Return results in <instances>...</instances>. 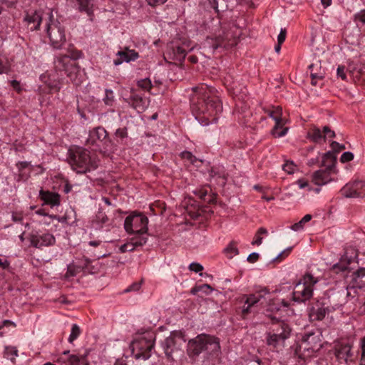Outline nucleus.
<instances>
[{"label": "nucleus", "instance_id": "nucleus-1", "mask_svg": "<svg viewBox=\"0 0 365 365\" xmlns=\"http://www.w3.org/2000/svg\"><path fill=\"white\" fill-rule=\"evenodd\" d=\"M190 106L192 113L197 115L205 114L208 122L216 119V116L222 111V105L217 97H211L206 86H197L192 88Z\"/></svg>", "mask_w": 365, "mask_h": 365}, {"label": "nucleus", "instance_id": "nucleus-2", "mask_svg": "<svg viewBox=\"0 0 365 365\" xmlns=\"http://www.w3.org/2000/svg\"><path fill=\"white\" fill-rule=\"evenodd\" d=\"M205 352L207 356H219L220 345L218 338L205 334H200L188 341L187 354L190 358L195 359L201 353Z\"/></svg>", "mask_w": 365, "mask_h": 365}, {"label": "nucleus", "instance_id": "nucleus-3", "mask_svg": "<svg viewBox=\"0 0 365 365\" xmlns=\"http://www.w3.org/2000/svg\"><path fill=\"white\" fill-rule=\"evenodd\" d=\"M155 334L150 331H145L135 336L130 344V348L136 359H148L154 346Z\"/></svg>", "mask_w": 365, "mask_h": 365}, {"label": "nucleus", "instance_id": "nucleus-4", "mask_svg": "<svg viewBox=\"0 0 365 365\" xmlns=\"http://www.w3.org/2000/svg\"><path fill=\"white\" fill-rule=\"evenodd\" d=\"M319 278L310 273H307L296 284L293 292V299L298 302H304L313 295L314 286L319 282Z\"/></svg>", "mask_w": 365, "mask_h": 365}, {"label": "nucleus", "instance_id": "nucleus-5", "mask_svg": "<svg viewBox=\"0 0 365 365\" xmlns=\"http://www.w3.org/2000/svg\"><path fill=\"white\" fill-rule=\"evenodd\" d=\"M46 30L53 48H61L66 42L65 29L51 14L49 15L48 22L46 23Z\"/></svg>", "mask_w": 365, "mask_h": 365}, {"label": "nucleus", "instance_id": "nucleus-6", "mask_svg": "<svg viewBox=\"0 0 365 365\" xmlns=\"http://www.w3.org/2000/svg\"><path fill=\"white\" fill-rule=\"evenodd\" d=\"M148 218L141 213L128 215L124 222L125 230L129 234H145L148 231Z\"/></svg>", "mask_w": 365, "mask_h": 365}, {"label": "nucleus", "instance_id": "nucleus-7", "mask_svg": "<svg viewBox=\"0 0 365 365\" xmlns=\"http://www.w3.org/2000/svg\"><path fill=\"white\" fill-rule=\"evenodd\" d=\"M186 341L185 334L181 331H173L162 343V346L166 356L169 359H173V354L181 350Z\"/></svg>", "mask_w": 365, "mask_h": 365}, {"label": "nucleus", "instance_id": "nucleus-8", "mask_svg": "<svg viewBox=\"0 0 365 365\" xmlns=\"http://www.w3.org/2000/svg\"><path fill=\"white\" fill-rule=\"evenodd\" d=\"M321 336L322 334L319 331L309 332L303 336L302 341L299 345V349L300 351L302 349L304 351V356H311L322 348Z\"/></svg>", "mask_w": 365, "mask_h": 365}, {"label": "nucleus", "instance_id": "nucleus-9", "mask_svg": "<svg viewBox=\"0 0 365 365\" xmlns=\"http://www.w3.org/2000/svg\"><path fill=\"white\" fill-rule=\"evenodd\" d=\"M55 67L58 70L65 71L67 76L74 84L80 83V81L78 80L79 66L68 56H58L55 61Z\"/></svg>", "mask_w": 365, "mask_h": 365}, {"label": "nucleus", "instance_id": "nucleus-10", "mask_svg": "<svg viewBox=\"0 0 365 365\" xmlns=\"http://www.w3.org/2000/svg\"><path fill=\"white\" fill-rule=\"evenodd\" d=\"M320 169L313 174L312 180L317 185H326L332 180V175L336 173L335 161H322Z\"/></svg>", "mask_w": 365, "mask_h": 365}, {"label": "nucleus", "instance_id": "nucleus-11", "mask_svg": "<svg viewBox=\"0 0 365 365\" xmlns=\"http://www.w3.org/2000/svg\"><path fill=\"white\" fill-rule=\"evenodd\" d=\"M87 143L96 146V150L103 152L110 145V140L108 138L106 129L103 127H97L90 132Z\"/></svg>", "mask_w": 365, "mask_h": 365}, {"label": "nucleus", "instance_id": "nucleus-12", "mask_svg": "<svg viewBox=\"0 0 365 365\" xmlns=\"http://www.w3.org/2000/svg\"><path fill=\"white\" fill-rule=\"evenodd\" d=\"M267 115L275 121V125L272 130V134L275 138H280L285 135L288 128L284 127L287 120L282 118V109L281 107H273L272 110H266Z\"/></svg>", "mask_w": 365, "mask_h": 365}, {"label": "nucleus", "instance_id": "nucleus-13", "mask_svg": "<svg viewBox=\"0 0 365 365\" xmlns=\"http://www.w3.org/2000/svg\"><path fill=\"white\" fill-rule=\"evenodd\" d=\"M31 245L41 249L43 247L52 246L56 243L55 237L49 232L32 231L29 236Z\"/></svg>", "mask_w": 365, "mask_h": 365}, {"label": "nucleus", "instance_id": "nucleus-14", "mask_svg": "<svg viewBox=\"0 0 365 365\" xmlns=\"http://www.w3.org/2000/svg\"><path fill=\"white\" fill-rule=\"evenodd\" d=\"M242 34V30L235 24H232L229 29L222 31V34H219L220 39L225 48H232L237 45V41Z\"/></svg>", "mask_w": 365, "mask_h": 365}, {"label": "nucleus", "instance_id": "nucleus-15", "mask_svg": "<svg viewBox=\"0 0 365 365\" xmlns=\"http://www.w3.org/2000/svg\"><path fill=\"white\" fill-rule=\"evenodd\" d=\"M341 195L346 197H364L365 181L356 180L347 183L341 189Z\"/></svg>", "mask_w": 365, "mask_h": 365}, {"label": "nucleus", "instance_id": "nucleus-16", "mask_svg": "<svg viewBox=\"0 0 365 365\" xmlns=\"http://www.w3.org/2000/svg\"><path fill=\"white\" fill-rule=\"evenodd\" d=\"M365 287V269H360L352 275L351 282L349 287H346V289H343L342 294L346 297H354L351 294V291L356 293V288H363Z\"/></svg>", "mask_w": 365, "mask_h": 365}, {"label": "nucleus", "instance_id": "nucleus-17", "mask_svg": "<svg viewBox=\"0 0 365 365\" xmlns=\"http://www.w3.org/2000/svg\"><path fill=\"white\" fill-rule=\"evenodd\" d=\"M335 356L338 361H344L346 364L354 362L355 356L350 343L340 344L335 348Z\"/></svg>", "mask_w": 365, "mask_h": 365}, {"label": "nucleus", "instance_id": "nucleus-18", "mask_svg": "<svg viewBox=\"0 0 365 365\" xmlns=\"http://www.w3.org/2000/svg\"><path fill=\"white\" fill-rule=\"evenodd\" d=\"M267 294V289H262L259 292L247 295L246 297L245 305L242 307V314L244 316L250 312L251 307H253L257 303L259 302L261 299L264 298V296Z\"/></svg>", "mask_w": 365, "mask_h": 365}, {"label": "nucleus", "instance_id": "nucleus-19", "mask_svg": "<svg viewBox=\"0 0 365 365\" xmlns=\"http://www.w3.org/2000/svg\"><path fill=\"white\" fill-rule=\"evenodd\" d=\"M329 312V308L325 307L324 304L318 302L310 309L309 314V319L312 322L321 321Z\"/></svg>", "mask_w": 365, "mask_h": 365}, {"label": "nucleus", "instance_id": "nucleus-20", "mask_svg": "<svg viewBox=\"0 0 365 365\" xmlns=\"http://www.w3.org/2000/svg\"><path fill=\"white\" fill-rule=\"evenodd\" d=\"M118 58L114 60V64L118 66L123 62L129 63L130 61H135L138 58V53L135 50L129 49L125 47L123 51H120L117 53Z\"/></svg>", "mask_w": 365, "mask_h": 365}, {"label": "nucleus", "instance_id": "nucleus-21", "mask_svg": "<svg viewBox=\"0 0 365 365\" xmlns=\"http://www.w3.org/2000/svg\"><path fill=\"white\" fill-rule=\"evenodd\" d=\"M71 168L78 174H83L95 170L96 161H69Z\"/></svg>", "mask_w": 365, "mask_h": 365}, {"label": "nucleus", "instance_id": "nucleus-22", "mask_svg": "<svg viewBox=\"0 0 365 365\" xmlns=\"http://www.w3.org/2000/svg\"><path fill=\"white\" fill-rule=\"evenodd\" d=\"M39 197L44 204L50 205L51 207L58 206L61 204V197L56 192L41 190Z\"/></svg>", "mask_w": 365, "mask_h": 365}, {"label": "nucleus", "instance_id": "nucleus-23", "mask_svg": "<svg viewBox=\"0 0 365 365\" xmlns=\"http://www.w3.org/2000/svg\"><path fill=\"white\" fill-rule=\"evenodd\" d=\"M273 326L271 332L274 334H278L279 336H284V340L288 339L290 336L291 329L289 325L284 322L278 321L273 319Z\"/></svg>", "mask_w": 365, "mask_h": 365}, {"label": "nucleus", "instance_id": "nucleus-24", "mask_svg": "<svg viewBox=\"0 0 365 365\" xmlns=\"http://www.w3.org/2000/svg\"><path fill=\"white\" fill-rule=\"evenodd\" d=\"M70 160H91L89 152L80 146L72 145L68 150Z\"/></svg>", "mask_w": 365, "mask_h": 365}, {"label": "nucleus", "instance_id": "nucleus-25", "mask_svg": "<svg viewBox=\"0 0 365 365\" xmlns=\"http://www.w3.org/2000/svg\"><path fill=\"white\" fill-rule=\"evenodd\" d=\"M169 59L180 61H183L186 56V51L180 46H171L167 51Z\"/></svg>", "mask_w": 365, "mask_h": 365}, {"label": "nucleus", "instance_id": "nucleus-26", "mask_svg": "<svg viewBox=\"0 0 365 365\" xmlns=\"http://www.w3.org/2000/svg\"><path fill=\"white\" fill-rule=\"evenodd\" d=\"M310 70V76L312 78V85L316 86L317 80H322L324 76V71L322 69L319 62L312 63L309 66Z\"/></svg>", "mask_w": 365, "mask_h": 365}, {"label": "nucleus", "instance_id": "nucleus-27", "mask_svg": "<svg viewBox=\"0 0 365 365\" xmlns=\"http://www.w3.org/2000/svg\"><path fill=\"white\" fill-rule=\"evenodd\" d=\"M28 27L31 31L38 30L42 21V16L39 11H35L27 14L25 17Z\"/></svg>", "mask_w": 365, "mask_h": 365}, {"label": "nucleus", "instance_id": "nucleus-28", "mask_svg": "<svg viewBox=\"0 0 365 365\" xmlns=\"http://www.w3.org/2000/svg\"><path fill=\"white\" fill-rule=\"evenodd\" d=\"M284 336H279L278 334H274L269 331L266 334L267 344L274 349H277L284 346Z\"/></svg>", "mask_w": 365, "mask_h": 365}, {"label": "nucleus", "instance_id": "nucleus-29", "mask_svg": "<svg viewBox=\"0 0 365 365\" xmlns=\"http://www.w3.org/2000/svg\"><path fill=\"white\" fill-rule=\"evenodd\" d=\"M220 36L207 37L203 43V46L205 48L211 49L215 51L219 47H223L222 43L220 39Z\"/></svg>", "mask_w": 365, "mask_h": 365}, {"label": "nucleus", "instance_id": "nucleus-30", "mask_svg": "<svg viewBox=\"0 0 365 365\" xmlns=\"http://www.w3.org/2000/svg\"><path fill=\"white\" fill-rule=\"evenodd\" d=\"M307 138L314 143H320L322 140L325 141V135H323L321 130L313 125L307 133Z\"/></svg>", "mask_w": 365, "mask_h": 365}, {"label": "nucleus", "instance_id": "nucleus-31", "mask_svg": "<svg viewBox=\"0 0 365 365\" xmlns=\"http://www.w3.org/2000/svg\"><path fill=\"white\" fill-rule=\"evenodd\" d=\"M212 7L217 11H225L230 9L232 0H208Z\"/></svg>", "mask_w": 365, "mask_h": 365}, {"label": "nucleus", "instance_id": "nucleus-32", "mask_svg": "<svg viewBox=\"0 0 365 365\" xmlns=\"http://www.w3.org/2000/svg\"><path fill=\"white\" fill-rule=\"evenodd\" d=\"M87 354H88L82 356H78L69 354L66 365H80L81 364L83 365H88V363L86 361Z\"/></svg>", "mask_w": 365, "mask_h": 365}, {"label": "nucleus", "instance_id": "nucleus-33", "mask_svg": "<svg viewBox=\"0 0 365 365\" xmlns=\"http://www.w3.org/2000/svg\"><path fill=\"white\" fill-rule=\"evenodd\" d=\"M210 176L212 178H216L217 182L224 186L226 184L227 174L222 169L216 170L215 169H212L210 172Z\"/></svg>", "mask_w": 365, "mask_h": 365}, {"label": "nucleus", "instance_id": "nucleus-34", "mask_svg": "<svg viewBox=\"0 0 365 365\" xmlns=\"http://www.w3.org/2000/svg\"><path fill=\"white\" fill-rule=\"evenodd\" d=\"M78 3V9L80 11L86 12L88 16L93 14V0H77Z\"/></svg>", "mask_w": 365, "mask_h": 365}, {"label": "nucleus", "instance_id": "nucleus-35", "mask_svg": "<svg viewBox=\"0 0 365 365\" xmlns=\"http://www.w3.org/2000/svg\"><path fill=\"white\" fill-rule=\"evenodd\" d=\"M312 218V216L309 214L304 215L300 221L292 225L290 228L292 230L298 232L304 229L305 223L309 222Z\"/></svg>", "mask_w": 365, "mask_h": 365}, {"label": "nucleus", "instance_id": "nucleus-36", "mask_svg": "<svg viewBox=\"0 0 365 365\" xmlns=\"http://www.w3.org/2000/svg\"><path fill=\"white\" fill-rule=\"evenodd\" d=\"M237 242L232 240L229 245L225 248V252L227 255L230 258H232L239 254L237 249Z\"/></svg>", "mask_w": 365, "mask_h": 365}, {"label": "nucleus", "instance_id": "nucleus-37", "mask_svg": "<svg viewBox=\"0 0 365 365\" xmlns=\"http://www.w3.org/2000/svg\"><path fill=\"white\" fill-rule=\"evenodd\" d=\"M145 234L136 235L135 237L131 238L130 242L133 244L134 250L138 247H142L146 244L148 237Z\"/></svg>", "mask_w": 365, "mask_h": 365}, {"label": "nucleus", "instance_id": "nucleus-38", "mask_svg": "<svg viewBox=\"0 0 365 365\" xmlns=\"http://www.w3.org/2000/svg\"><path fill=\"white\" fill-rule=\"evenodd\" d=\"M18 356V350L16 347L10 346L6 347L4 352V357L11 361H14L16 357Z\"/></svg>", "mask_w": 365, "mask_h": 365}, {"label": "nucleus", "instance_id": "nucleus-39", "mask_svg": "<svg viewBox=\"0 0 365 365\" xmlns=\"http://www.w3.org/2000/svg\"><path fill=\"white\" fill-rule=\"evenodd\" d=\"M267 230L264 227H260L256 232L255 240L252 242V245H260L262 243V235H267Z\"/></svg>", "mask_w": 365, "mask_h": 365}, {"label": "nucleus", "instance_id": "nucleus-40", "mask_svg": "<svg viewBox=\"0 0 365 365\" xmlns=\"http://www.w3.org/2000/svg\"><path fill=\"white\" fill-rule=\"evenodd\" d=\"M282 169L288 174H293L298 170V165L294 163V161H286L282 165Z\"/></svg>", "mask_w": 365, "mask_h": 365}, {"label": "nucleus", "instance_id": "nucleus-41", "mask_svg": "<svg viewBox=\"0 0 365 365\" xmlns=\"http://www.w3.org/2000/svg\"><path fill=\"white\" fill-rule=\"evenodd\" d=\"M81 331L80 327L76 324H73L71 327V334L68 339L69 343H73L81 334Z\"/></svg>", "mask_w": 365, "mask_h": 365}, {"label": "nucleus", "instance_id": "nucleus-42", "mask_svg": "<svg viewBox=\"0 0 365 365\" xmlns=\"http://www.w3.org/2000/svg\"><path fill=\"white\" fill-rule=\"evenodd\" d=\"M131 101L133 107L138 110V111L144 109L143 101L142 98L139 97L138 96H135L132 98Z\"/></svg>", "mask_w": 365, "mask_h": 365}, {"label": "nucleus", "instance_id": "nucleus-43", "mask_svg": "<svg viewBox=\"0 0 365 365\" xmlns=\"http://www.w3.org/2000/svg\"><path fill=\"white\" fill-rule=\"evenodd\" d=\"M138 86L145 91H150L152 88V83L149 78L138 81Z\"/></svg>", "mask_w": 365, "mask_h": 365}, {"label": "nucleus", "instance_id": "nucleus-44", "mask_svg": "<svg viewBox=\"0 0 365 365\" xmlns=\"http://www.w3.org/2000/svg\"><path fill=\"white\" fill-rule=\"evenodd\" d=\"M104 103L108 106H111L114 101L113 92L110 89H106V96L103 98Z\"/></svg>", "mask_w": 365, "mask_h": 365}, {"label": "nucleus", "instance_id": "nucleus-45", "mask_svg": "<svg viewBox=\"0 0 365 365\" xmlns=\"http://www.w3.org/2000/svg\"><path fill=\"white\" fill-rule=\"evenodd\" d=\"M354 21L356 23L361 22L365 24V9L361 10L354 16Z\"/></svg>", "mask_w": 365, "mask_h": 365}, {"label": "nucleus", "instance_id": "nucleus-46", "mask_svg": "<svg viewBox=\"0 0 365 365\" xmlns=\"http://www.w3.org/2000/svg\"><path fill=\"white\" fill-rule=\"evenodd\" d=\"M63 56H68L72 61L80 58L82 56L81 51L75 50L69 52V54L63 55Z\"/></svg>", "mask_w": 365, "mask_h": 365}, {"label": "nucleus", "instance_id": "nucleus-47", "mask_svg": "<svg viewBox=\"0 0 365 365\" xmlns=\"http://www.w3.org/2000/svg\"><path fill=\"white\" fill-rule=\"evenodd\" d=\"M69 351H64L57 359L56 361L61 365H66L68 359Z\"/></svg>", "mask_w": 365, "mask_h": 365}, {"label": "nucleus", "instance_id": "nucleus-48", "mask_svg": "<svg viewBox=\"0 0 365 365\" xmlns=\"http://www.w3.org/2000/svg\"><path fill=\"white\" fill-rule=\"evenodd\" d=\"M361 356L360 365H365V336L361 340Z\"/></svg>", "mask_w": 365, "mask_h": 365}, {"label": "nucleus", "instance_id": "nucleus-49", "mask_svg": "<svg viewBox=\"0 0 365 365\" xmlns=\"http://www.w3.org/2000/svg\"><path fill=\"white\" fill-rule=\"evenodd\" d=\"M120 250L121 252H131L134 250L133 244H132L130 241L127 243H125L124 245L120 246Z\"/></svg>", "mask_w": 365, "mask_h": 365}, {"label": "nucleus", "instance_id": "nucleus-50", "mask_svg": "<svg viewBox=\"0 0 365 365\" xmlns=\"http://www.w3.org/2000/svg\"><path fill=\"white\" fill-rule=\"evenodd\" d=\"M190 270L195 272H200L203 270V267L199 263L197 262H192L189 265Z\"/></svg>", "mask_w": 365, "mask_h": 365}, {"label": "nucleus", "instance_id": "nucleus-51", "mask_svg": "<svg viewBox=\"0 0 365 365\" xmlns=\"http://www.w3.org/2000/svg\"><path fill=\"white\" fill-rule=\"evenodd\" d=\"M115 136L120 139H123L127 137L128 133L126 128H118L116 130Z\"/></svg>", "mask_w": 365, "mask_h": 365}, {"label": "nucleus", "instance_id": "nucleus-52", "mask_svg": "<svg viewBox=\"0 0 365 365\" xmlns=\"http://www.w3.org/2000/svg\"><path fill=\"white\" fill-rule=\"evenodd\" d=\"M296 183L299 185L300 189H304L307 187L309 191H311L312 188L309 185V184L307 182V181L303 180V179H299Z\"/></svg>", "mask_w": 365, "mask_h": 365}, {"label": "nucleus", "instance_id": "nucleus-53", "mask_svg": "<svg viewBox=\"0 0 365 365\" xmlns=\"http://www.w3.org/2000/svg\"><path fill=\"white\" fill-rule=\"evenodd\" d=\"M287 35V30L286 29H281L280 32L277 36V42L279 44H282L284 41H285Z\"/></svg>", "mask_w": 365, "mask_h": 365}, {"label": "nucleus", "instance_id": "nucleus-54", "mask_svg": "<svg viewBox=\"0 0 365 365\" xmlns=\"http://www.w3.org/2000/svg\"><path fill=\"white\" fill-rule=\"evenodd\" d=\"M337 76L340 77L342 80L346 79V75L345 73V66H339L336 70Z\"/></svg>", "mask_w": 365, "mask_h": 365}, {"label": "nucleus", "instance_id": "nucleus-55", "mask_svg": "<svg viewBox=\"0 0 365 365\" xmlns=\"http://www.w3.org/2000/svg\"><path fill=\"white\" fill-rule=\"evenodd\" d=\"M322 160H337L334 151L329 150L322 155Z\"/></svg>", "mask_w": 365, "mask_h": 365}, {"label": "nucleus", "instance_id": "nucleus-56", "mask_svg": "<svg viewBox=\"0 0 365 365\" xmlns=\"http://www.w3.org/2000/svg\"><path fill=\"white\" fill-rule=\"evenodd\" d=\"M11 86L12 88L18 93H21L22 91V88L21 86L20 82L16 80H12L11 81Z\"/></svg>", "mask_w": 365, "mask_h": 365}, {"label": "nucleus", "instance_id": "nucleus-57", "mask_svg": "<svg viewBox=\"0 0 365 365\" xmlns=\"http://www.w3.org/2000/svg\"><path fill=\"white\" fill-rule=\"evenodd\" d=\"M323 133H324L323 135H325V138H327V136L329 138H334L335 137L334 131L331 130L329 128V127H328V126H324L323 128Z\"/></svg>", "mask_w": 365, "mask_h": 365}, {"label": "nucleus", "instance_id": "nucleus-58", "mask_svg": "<svg viewBox=\"0 0 365 365\" xmlns=\"http://www.w3.org/2000/svg\"><path fill=\"white\" fill-rule=\"evenodd\" d=\"M180 156L181 158L186 160H192V158H194V160H198L196 157L193 156L192 153L188 151H184L180 153Z\"/></svg>", "mask_w": 365, "mask_h": 365}, {"label": "nucleus", "instance_id": "nucleus-59", "mask_svg": "<svg viewBox=\"0 0 365 365\" xmlns=\"http://www.w3.org/2000/svg\"><path fill=\"white\" fill-rule=\"evenodd\" d=\"M349 263H350L349 261L346 263H344L343 262H341L340 264H335L334 266V269H335L336 270L344 271L348 268V265L349 264Z\"/></svg>", "mask_w": 365, "mask_h": 365}, {"label": "nucleus", "instance_id": "nucleus-60", "mask_svg": "<svg viewBox=\"0 0 365 365\" xmlns=\"http://www.w3.org/2000/svg\"><path fill=\"white\" fill-rule=\"evenodd\" d=\"M259 254L257 252H252L247 257V261L250 263L256 262L259 259Z\"/></svg>", "mask_w": 365, "mask_h": 365}, {"label": "nucleus", "instance_id": "nucleus-61", "mask_svg": "<svg viewBox=\"0 0 365 365\" xmlns=\"http://www.w3.org/2000/svg\"><path fill=\"white\" fill-rule=\"evenodd\" d=\"M200 287H201L200 292H204L205 294H210L212 292V291L213 290V289L211 287V286L207 284H204L202 285H200Z\"/></svg>", "mask_w": 365, "mask_h": 365}, {"label": "nucleus", "instance_id": "nucleus-62", "mask_svg": "<svg viewBox=\"0 0 365 365\" xmlns=\"http://www.w3.org/2000/svg\"><path fill=\"white\" fill-rule=\"evenodd\" d=\"M140 287V284L135 282V283H133V284H131L130 286H129L125 290V292H132V291H138V290H139Z\"/></svg>", "mask_w": 365, "mask_h": 365}, {"label": "nucleus", "instance_id": "nucleus-63", "mask_svg": "<svg viewBox=\"0 0 365 365\" xmlns=\"http://www.w3.org/2000/svg\"><path fill=\"white\" fill-rule=\"evenodd\" d=\"M330 146L332 149H335V148H338L340 152L346 148L344 145L339 144L336 141H332Z\"/></svg>", "mask_w": 365, "mask_h": 365}, {"label": "nucleus", "instance_id": "nucleus-64", "mask_svg": "<svg viewBox=\"0 0 365 365\" xmlns=\"http://www.w3.org/2000/svg\"><path fill=\"white\" fill-rule=\"evenodd\" d=\"M354 154L351 152H344L339 160H353Z\"/></svg>", "mask_w": 365, "mask_h": 365}]
</instances>
